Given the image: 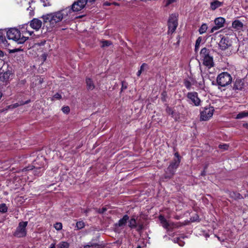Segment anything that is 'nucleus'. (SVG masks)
<instances>
[{
	"instance_id": "1",
	"label": "nucleus",
	"mask_w": 248,
	"mask_h": 248,
	"mask_svg": "<svg viewBox=\"0 0 248 248\" xmlns=\"http://www.w3.org/2000/svg\"><path fill=\"white\" fill-rule=\"evenodd\" d=\"M45 158L41 156V158L38 157L31 166L26 167L21 169L16 170V172H19L21 170L23 172H27L28 170H33V173L34 175L39 176L41 175L42 171L43 170L44 161Z\"/></svg>"
},
{
	"instance_id": "2",
	"label": "nucleus",
	"mask_w": 248,
	"mask_h": 248,
	"mask_svg": "<svg viewBox=\"0 0 248 248\" xmlns=\"http://www.w3.org/2000/svg\"><path fill=\"white\" fill-rule=\"evenodd\" d=\"M62 11L47 14L42 16L44 23H49L51 27H54L57 23L62 20L63 18Z\"/></svg>"
},
{
	"instance_id": "3",
	"label": "nucleus",
	"mask_w": 248,
	"mask_h": 248,
	"mask_svg": "<svg viewBox=\"0 0 248 248\" xmlns=\"http://www.w3.org/2000/svg\"><path fill=\"white\" fill-rule=\"evenodd\" d=\"M200 56L204 65L210 68L214 66L213 56L210 55V51L206 47L202 48L200 51Z\"/></svg>"
},
{
	"instance_id": "4",
	"label": "nucleus",
	"mask_w": 248,
	"mask_h": 248,
	"mask_svg": "<svg viewBox=\"0 0 248 248\" xmlns=\"http://www.w3.org/2000/svg\"><path fill=\"white\" fill-rule=\"evenodd\" d=\"M232 81V76L227 72H222L219 74L217 78V82L219 87H226L230 85Z\"/></svg>"
},
{
	"instance_id": "5",
	"label": "nucleus",
	"mask_w": 248,
	"mask_h": 248,
	"mask_svg": "<svg viewBox=\"0 0 248 248\" xmlns=\"http://www.w3.org/2000/svg\"><path fill=\"white\" fill-rule=\"evenodd\" d=\"M180 161L181 159H173L171 162L168 167L165 170V173L164 176L165 179H170L173 177L176 169L180 164Z\"/></svg>"
},
{
	"instance_id": "6",
	"label": "nucleus",
	"mask_w": 248,
	"mask_h": 248,
	"mask_svg": "<svg viewBox=\"0 0 248 248\" xmlns=\"http://www.w3.org/2000/svg\"><path fill=\"white\" fill-rule=\"evenodd\" d=\"M6 67L7 69L6 70L3 69L1 71H0V84H6L14 77V71L12 70V68L11 67H9L8 66Z\"/></svg>"
},
{
	"instance_id": "7",
	"label": "nucleus",
	"mask_w": 248,
	"mask_h": 248,
	"mask_svg": "<svg viewBox=\"0 0 248 248\" xmlns=\"http://www.w3.org/2000/svg\"><path fill=\"white\" fill-rule=\"evenodd\" d=\"M128 226L130 229H136L138 232H140L144 229L143 224L138 222L135 216L129 217V220H128Z\"/></svg>"
},
{
	"instance_id": "8",
	"label": "nucleus",
	"mask_w": 248,
	"mask_h": 248,
	"mask_svg": "<svg viewBox=\"0 0 248 248\" xmlns=\"http://www.w3.org/2000/svg\"><path fill=\"white\" fill-rule=\"evenodd\" d=\"M178 16L176 14H172L168 20V34L173 33L178 26Z\"/></svg>"
},
{
	"instance_id": "9",
	"label": "nucleus",
	"mask_w": 248,
	"mask_h": 248,
	"mask_svg": "<svg viewBox=\"0 0 248 248\" xmlns=\"http://www.w3.org/2000/svg\"><path fill=\"white\" fill-rule=\"evenodd\" d=\"M202 109L203 110L201 111V119L203 121H207L213 116L214 111V107H206Z\"/></svg>"
},
{
	"instance_id": "10",
	"label": "nucleus",
	"mask_w": 248,
	"mask_h": 248,
	"mask_svg": "<svg viewBox=\"0 0 248 248\" xmlns=\"http://www.w3.org/2000/svg\"><path fill=\"white\" fill-rule=\"evenodd\" d=\"M28 225V221H21L19 222L16 229V237H25L27 234L26 227Z\"/></svg>"
},
{
	"instance_id": "11",
	"label": "nucleus",
	"mask_w": 248,
	"mask_h": 248,
	"mask_svg": "<svg viewBox=\"0 0 248 248\" xmlns=\"http://www.w3.org/2000/svg\"><path fill=\"white\" fill-rule=\"evenodd\" d=\"M186 96L194 106H199L201 105V101L198 97V94L197 92H189L187 93Z\"/></svg>"
},
{
	"instance_id": "12",
	"label": "nucleus",
	"mask_w": 248,
	"mask_h": 248,
	"mask_svg": "<svg viewBox=\"0 0 248 248\" xmlns=\"http://www.w3.org/2000/svg\"><path fill=\"white\" fill-rule=\"evenodd\" d=\"M87 2V0H78L72 4L71 9L73 12L79 11L85 7Z\"/></svg>"
},
{
	"instance_id": "13",
	"label": "nucleus",
	"mask_w": 248,
	"mask_h": 248,
	"mask_svg": "<svg viewBox=\"0 0 248 248\" xmlns=\"http://www.w3.org/2000/svg\"><path fill=\"white\" fill-rule=\"evenodd\" d=\"M225 21V20L223 17H219L216 18L214 20L215 26L212 28L211 32H213L214 31L223 27L224 26Z\"/></svg>"
},
{
	"instance_id": "14",
	"label": "nucleus",
	"mask_w": 248,
	"mask_h": 248,
	"mask_svg": "<svg viewBox=\"0 0 248 248\" xmlns=\"http://www.w3.org/2000/svg\"><path fill=\"white\" fill-rule=\"evenodd\" d=\"M42 22L37 18H33L30 22V25L31 28L36 31L39 30L42 26Z\"/></svg>"
},
{
	"instance_id": "15",
	"label": "nucleus",
	"mask_w": 248,
	"mask_h": 248,
	"mask_svg": "<svg viewBox=\"0 0 248 248\" xmlns=\"http://www.w3.org/2000/svg\"><path fill=\"white\" fill-rule=\"evenodd\" d=\"M16 44H23L28 38L29 37L26 36V34H22L21 31H16Z\"/></svg>"
},
{
	"instance_id": "16",
	"label": "nucleus",
	"mask_w": 248,
	"mask_h": 248,
	"mask_svg": "<svg viewBox=\"0 0 248 248\" xmlns=\"http://www.w3.org/2000/svg\"><path fill=\"white\" fill-rule=\"evenodd\" d=\"M244 86V83L242 79H236L233 83L232 89L234 91L242 90Z\"/></svg>"
},
{
	"instance_id": "17",
	"label": "nucleus",
	"mask_w": 248,
	"mask_h": 248,
	"mask_svg": "<svg viewBox=\"0 0 248 248\" xmlns=\"http://www.w3.org/2000/svg\"><path fill=\"white\" fill-rule=\"evenodd\" d=\"M129 217L127 215H124L115 225L116 227H123L126 225L129 220Z\"/></svg>"
},
{
	"instance_id": "18",
	"label": "nucleus",
	"mask_w": 248,
	"mask_h": 248,
	"mask_svg": "<svg viewBox=\"0 0 248 248\" xmlns=\"http://www.w3.org/2000/svg\"><path fill=\"white\" fill-rule=\"evenodd\" d=\"M6 36L9 41H16V28H10L6 31Z\"/></svg>"
},
{
	"instance_id": "19",
	"label": "nucleus",
	"mask_w": 248,
	"mask_h": 248,
	"mask_svg": "<svg viewBox=\"0 0 248 248\" xmlns=\"http://www.w3.org/2000/svg\"><path fill=\"white\" fill-rule=\"evenodd\" d=\"M229 39L227 38L222 37L218 45L221 50H225L229 46Z\"/></svg>"
},
{
	"instance_id": "20",
	"label": "nucleus",
	"mask_w": 248,
	"mask_h": 248,
	"mask_svg": "<svg viewBox=\"0 0 248 248\" xmlns=\"http://www.w3.org/2000/svg\"><path fill=\"white\" fill-rule=\"evenodd\" d=\"M103 246L99 242H96L94 240H92L87 245L84 246L83 248H103Z\"/></svg>"
},
{
	"instance_id": "21",
	"label": "nucleus",
	"mask_w": 248,
	"mask_h": 248,
	"mask_svg": "<svg viewBox=\"0 0 248 248\" xmlns=\"http://www.w3.org/2000/svg\"><path fill=\"white\" fill-rule=\"evenodd\" d=\"M85 82L88 90L92 91L95 88V84L93 80L90 78H86Z\"/></svg>"
},
{
	"instance_id": "22",
	"label": "nucleus",
	"mask_w": 248,
	"mask_h": 248,
	"mask_svg": "<svg viewBox=\"0 0 248 248\" xmlns=\"http://www.w3.org/2000/svg\"><path fill=\"white\" fill-rule=\"evenodd\" d=\"M159 219L162 224V226L167 231H169V222L167 221L164 216L160 215L159 216Z\"/></svg>"
},
{
	"instance_id": "23",
	"label": "nucleus",
	"mask_w": 248,
	"mask_h": 248,
	"mask_svg": "<svg viewBox=\"0 0 248 248\" xmlns=\"http://www.w3.org/2000/svg\"><path fill=\"white\" fill-rule=\"evenodd\" d=\"M243 24L239 20H235L232 23V27L236 30H239L243 28Z\"/></svg>"
},
{
	"instance_id": "24",
	"label": "nucleus",
	"mask_w": 248,
	"mask_h": 248,
	"mask_svg": "<svg viewBox=\"0 0 248 248\" xmlns=\"http://www.w3.org/2000/svg\"><path fill=\"white\" fill-rule=\"evenodd\" d=\"M5 31H0V43L3 44L5 46H9L10 43L6 40L5 37Z\"/></svg>"
},
{
	"instance_id": "25",
	"label": "nucleus",
	"mask_w": 248,
	"mask_h": 248,
	"mask_svg": "<svg viewBox=\"0 0 248 248\" xmlns=\"http://www.w3.org/2000/svg\"><path fill=\"white\" fill-rule=\"evenodd\" d=\"M222 5V2L217 0H215L210 3V9L214 11Z\"/></svg>"
},
{
	"instance_id": "26",
	"label": "nucleus",
	"mask_w": 248,
	"mask_h": 248,
	"mask_svg": "<svg viewBox=\"0 0 248 248\" xmlns=\"http://www.w3.org/2000/svg\"><path fill=\"white\" fill-rule=\"evenodd\" d=\"M69 244L65 241L60 242L56 246V248H69Z\"/></svg>"
},
{
	"instance_id": "27",
	"label": "nucleus",
	"mask_w": 248,
	"mask_h": 248,
	"mask_svg": "<svg viewBox=\"0 0 248 248\" xmlns=\"http://www.w3.org/2000/svg\"><path fill=\"white\" fill-rule=\"evenodd\" d=\"M27 25L24 24L22 25V27H19V29H16V31H21L22 34H27L28 30L27 29Z\"/></svg>"
},
{
	"instance_id": "28",
	"label": "nucleus",
	"mask_w": 248,
	"mask_h": 248,
	"mask_svg": "<svg viewBox=\"0 0 248 248\" xmlns=\"http://www.w3.org/2000/svg\"><path fill=\"white\" fill-rule=\"evenodd\" d=\"M194 84V82L192 83L187 79H185L184 80V84L186 88L188 90H190L191 85Z\"/></svg>"
},
{
	"instance_id": "29",
	"label": "nucleus",
	"mask_w": 248,
	"mask_h": 248,
	"mask_svg": "<svg viewBox=\"0 0 248 248\" xmlns=\"http://www.w3.org/2000/svg\"><path fill=\"white\" fill-rule=\"evenodd\" d=\"M207 29V26L206 24H202L199 29L200 34H202L206 32Z\"/></svg>"
},
{
	"instance_id": "30",
	"label": "nucleus",
	"mask_w": 248,
	"mask_h": 248,
	"mask_svg": "<svg viewBox=\"0 0 248 248\" xmlns=\"http://www.w3.org/2000/svg\"><path fill=\"white\" fill-rule=\"evenodd\" d=\"M166 111L169 115H171L172 117H174L175 119H176V118L174 117L175 112L171 109V108L169 107V106H167L166 108Z\"/></svg>"
},
{
	"instance_id": "31",
	"label": "nucleus",
	"mask_w": 248,
	"mask_h": 248,
	"mask_svg": "<svg viewBox=\"0 0 248 248\" xmlns=\"http://www.w3.org/2000/svg\"><path fill=\"white\" fill-rule=\"evenodd\" d=\"M202 41V37L201 36L197 38V39L196 41L195 46V51L196 52L198 51L199 46H200V43H201Z\"/></svg>"
},
{
	"instance_id": "32",
	"label": "nucleus",
	"mask_w": 248,
	"mask_h": 248,
	"mask_svg": "<svg viewBox=\"0 0 248 248\" xmlns=\"http://www.w3.org/2000/svg\"><path fill=\"white\" fill-rule=\"evenodd\" d=\"M180 225H179L178 223L169 222V231L172 230L174 228H177Z\"/></svg>"
},
{
	"instance_id": "33",
	"label": "nucleus",
	"mask_w": 248,
	"mask_h": 248,
	"mask_svg": "<svg viewBox=\"0 0 248 248\" xmlns=\"http://www.w3.org/2000/svg\"><path fill=\"white\" fill-rule=\"evenodd\" d=\"M246 116H248V111H242L238 114L236 118L237 119H241Z\"/></svg>"
},
{
	"instance_id": "34",
	"label": "nucleus",
	"mask_w": 248,
	"mask_h": 248,
	"mask_svg": "<svg viewBox=\"0 0 248 248\" xmlns=\"http://www.w3.org/2000/svg\"><path fill=\"white\" fill-rule=\"evenodd\" d=\"M85 226L84 222L82 221H78L76 223L77 230H80L83 228Z\"/></svg>"
},
{
	"instance_id": "35",
	"label": "nucleus",
	"mask_w": 248,
	"mask_h": 248,
	"mask_svg": "<svg viewBox=\"0 0 248 248\" xmlns=\"http://www.w3.org/2000/svg\"><path fill=\"white\" fill-rule=\"evenodd\" d=\"M7 211V207L5 204L2 203L0 204V212L1 213H5Z\"/></svg>"
},
{
	"instance_id": "36",
	"label": "nucleus",
	"mask_w": 248,
	"mask_h": 248,
	"mask_svg": "<svg viewBox=\"0 0 248 248\" xmlns=\"http://www.w3.org/2000/svg\"><path fill=\"white\" fill-rule=\"evenodd\" d=\"M230 197L234 199H240L241 197V195L238 193L231 192L230 193Z\"/></svg>"
},
{
	"instance_id": "37",
	"label": "nucleus",
	"mask_w": 248,
	"mask_h": 248,
	"mask_svg": "<svg viewBox=\"0 0 248 248\" xmlns=\"http://www.w3.org/2000/svg\"><path fill=\"white\" fill-rule=\"evenodd\" d=\"M112 44L111 41L108 40H105L102 42V46L101 47H104L106 46H108Z\"/></svg>"
},
{
	"instance_id": "38",
	"label": "nucleus",
	"mask_w": 248,
	"mask_h": 248,
	"mask_svg": "<svg viewBox=\"0 0 248 248\" xmlns=\"http://www.w3.org/2000/svg\"><path fill=\"white\" fill-rule=\"evenodd\" d=\"M146 66H147V64H146L145 63H143L142 64V65L140 67V70L138 71L137 74V75L138 77L140 76L142 72L144 70V67Z\"/></svg>"
},
{
	"instance_id": "39",
	"label": "nucleus",
	"mask_w": 248,
	"mask_h": 248,
	"mask_svg": "<svg viewBox=\"0 0 248 248\" xmlns=\"http://www.w3.org/2000/svg\"><path fill=\"white\" fill-rule=\"evenodd\" d=\"M54 227L57 231H60L62 229V225L61 222H57L54 225Z\"/></svg>"
},
{
	"instance_id": "40",
	"label": "nucleus",
	"mask_w": 248,
	"mask_h": 248,
	"mask_svg": "<svg viewBox=\"0 0 248 248\" xmlns=\"http://www.w3.org/2000/svg\"><path fill=\"white\" fill-rule=\"evenodd\" d=\"M7 64H5L4 62L2 61V60L0 59V71H1L5 67H7Z\"/></svg>"
},
{
	"instance_id": "41",
	"label": "nucleus",
	"mask_w": 248,
	"mask_h": 248,
	"mask_svg": "<svg viewBox=\"0 0 248 248\" xmlns=\"http://www.w3.org/2000/svg\"><path fill=\"white\" fill-rule=\"evenodd\" d=\"M40 1L43 3V5L44 7L51 5V4L48 0H40Z\"/></svg>"
},
{
	"instance_id": "42",
	"label": "nucleus",
	"mask_w": 248,
	"mask_h": 248,
	"mask_svg": "<svg viewBox=\"0 0 248 248\" xmlns=\"http://www.w3.org/2000/svg\"><path fill=\"white\" fill-rule=\"evenodd\" d=\"M128 86V84L126 82L123 81L122 82V87H121V91H123L124 90L127 89Z\"/></svg>"
},
{
	"instance_id": "43",
	"label": "nucleus",
	"mask_w": 248,
	"mask_h": 248,
	"mask_svg": "<svg viewBox=\"0 0 248 248\" xmlns=\"http://www.w3.org/2000/svg\"><path fill=\"white\" fill-rule=\"evenodd\" d=\"M201 79L202 80L199 81L198 84L200 88H203L204 87V79L202 76H201Z\"/></svg>"
},
{
	"instance_id": "44",
	"label": "nucleus",
	"mask_w": 248,
	"mask_h": 248,
	"mask_svg": "<svg viewBox=\"0 0 248 248\" xmlns=\"http://www.w3.org/2000/svg\"><path fill=\"white\" fill-rule=\"evenodd\" d=\"M62 111L64 113H68L70 111V108L69 107H63L62 108Z\"/></svg>"
},
{
	"instance_id": "45",
	"label": "nucleus",
	"mask_w": 248,
	"mask_h": 248,
	"mask_svg": "<svg viewBox=\"0 0 248 248\" xmlns=\"http://www.w3.org/2000/svg\"><path fill=\"white\" fill-rule=\"evenodd\" d=\"M228 147L229 146L226 144H220L218 146V147L220 148V149H223V150H227L228 148Z\"/></svg>"
},
{
	"instance_id": "46",
	"label": "nucleus",
	"mask_w": 248,
	"mask_h": 248,
	"mask_svg": "<svg viewBox=\"0 0 248 248\" xmlns=\"http://www.w3.org/2000/svg\"><path fill=\"white\" fill-rule=\"evenodd\" d=\"M25 199L22 197H16V201L19 202L20 204H21L24 202Z\"/></svg>"
},
{
	"instance_id": "47",
	"label": "nucleus",
	"mask_w": 248,
	"mask_h": 248,
	"mask_svg": "<svg viewBox=\"0 0 248 248\" xmlns=\"http://www.w3.org/2000/svg\"><path fill=\"white\" fill-rule=\"evenodd\" d=\"M107 211V208L106 207H103L101 209H99L97 210V212L100 214H103Z\"/></svg>"
},
{
	"instance_id": "48",
	"label": "nucleus",
	"mask_w": 248,
	"mask_h": 248,
	"mask_svg": "<svg viewBox=\"0 0 248 248\" xmlns=\"http://www.w3.org/2000/svg\"><path fill=\"white\" fill-rule=\"evenodd\" d=\"M28 10L30 11V16H33L34 15V12H33L34 9L33 8L31 7V6H30L29 8H28Z\"/></svg>"
},
{
	"instance_id": "49",
	"label": "nucleus",
	"mask_w": 248,
	"mask_h": 248,
	"mask_svg": "<svg viewBox=\"0 0 248 248\" xmlns=\"http://www.w3.org/2000/svg\"><path fill=\"white\" fill-rule=\"evenodd\" d=\"M53 97L57 99H60L62 98V96L60 94L56 93L55 94H54Z\"/></svg>"
},
{
	"instance_id": "50",
	"label": "nucleus",
	"mask_w": 248,
	"mask_h": 248,
	"mask_svg": "<svg viewBox=\"0 0 248 248\" xmlns=\"http://www.w3.org/2000/svg\"><path fill=\"white\" fill-rule=\"evenodd\" d=\"M37 80L38 81V83L39 84H41L43 82L44 80L43 78H41V77H37Z\"/></svg>"
},
{
	"instance_id": "51",
	"label": "nucleus",
	"mask_w": 248,
	"mask_h": 248,
	"mask_svg": "<svg viewBox=\"0 0 248 248\" xmlns=\"http://www.w3.org/2000/svg\"><path fill=\"white\" fill-rule=\"evenodd\" d=\"M175 156L177 158V159H175V160L180 159V156L178 154V153L176 152L174 154Z\"/></svg>"
},
{
	"instance_id": "52",
	"label": "nucleus",
	"mask_w": 248,
	"mask_h": 248,
	"mask_svg": "<svg viewBox=\"0 0 248 248\" xmlns=\"http://www.w3.org/2000/svg\"><path fill=\"white\" fill-rule=\"evenodd\" d=\"M56 246L55 243H52L50 245V247L48 248H55Z\"/></svg>"
},
{
	"instance_id": "53",
	"label": "nucleus",
	"mask_w": 248,
	"mask_h": 248,
	"mask_svg": "<svg viewBox=\"0 0 248 248\" xmlns=\"http://www.w3.org/2000/svg\"><path fill=\"white\" fill-rule=\"evenodd\" d=\"M23 49H22L21 47L16 48V52H17L18 51H23Z\"/></svg>"
},
{
	"instance_id": "54",
	"label": "nucleus",
	"mask_w": 248,
	"mask_h": 248,
	"mask_svg": "<svg viewBox=\"0 0 248 248\" xmlns=\"http://www.w3.org/2000/svg\"><path fill=\"white\" fill-rule=\"evenodd\" d=\"M110 4H111V3L109 2H105L104 3V5H106V6H109V5H110Z\"/></svg>"
},
{
	"instance_id": "55",
	"label": "nucleus",
	"mask_w": 248,
	"mask_h": 248,
	"mask_svg": "<svg viewBox=\"0 0 248 248\" xmlns=\"http://www.w3.org/2000/svg\"><path fill=\"white\" fill-rule=\"evenodd\" d=\"M89 209H86L84 211V213L87 215V213L89 212Z\"/></svg>"
},
{
	"instance_id": "56",
	"label": "nucleus",
	"mask_w": 248,
	"mask_h": 248,
	"mask_svg": "<svg viewBox=\"0 0 248 248\" xmlns=\"http://www.w3.org/2000/svg\"><path fill=\"white\" fill-rule=\"evenodd\" d=\"M33 33V31H28L27 34H29L30 35H31Z\"/></svg>"
},
{
	"instance_id": "57",
	"label": "nucleus",
	"mask_w": 248,
	"mask_h": 248,
	"mask_svg": "<svg viewBox=\"0 0 248 248\" xmlns=\"http://www.w3.org/2000/svg\"><path fill=\"white\" fill-rule=\"evenodd\" d=\"M3 56V52L0 50V57Z\"/></svg>"
},
{
	"instance_id": "58",
	"label": "nucleus",
	"mask_w": 248,
	"mask_h": 248,
	"mask_svg": "<svg viewBox=\"0 0 248 248\" xmlns=\"http://www.w3.org/2000/svg\"><path fill=\"white\" fill-rule=\"evenodd\" d=\"M174 1V0H168V3L170 4Z\"/></svg>"
},
{
	"instance_id": "59",
	"label": "nucleus",
	"mask_w": 248,
	"mask_h": 248,
	"mask_svg": "<svg viewBox=\"0 0 248 248\" xmlns=\"http://www.w3.org/2000/svg\"><path fill=\"white\" fill-rule=\"evenodd\" d=\"M201 175H202V176L205 175V171L204 170H203L202 172Z\"/></svg>"
},
{
	"instance_id": "60",
	"label": "nucleus",
	"mask_w": 248,
	"mask_h": 248,
	"mask_svg": "<svg viewBox=\"0 0 248 248\" xmlns=\"http://www.w3.org/2000/svg\"><path fill=\"white\" fill-rule=\"evenodd\" d=\"M29 102H30V100H28V101H26L25 103L20 104V105L27 104Z\"/></svg>"
},
{
	"instance_id": "61",
	"label": "nucleus",
	"mask_w": 248,
	"mask_h": 248,
	"mask_svg": "<svg viewBox=\"0 0 248 248\" xmlns=\"http://www.w3.org/2000/svg\"><path fill=\"white\" fill-rule=\"evenodd\" d=\"M16 52V49H14L13 50H10V52Z\"/></svg>"
},
{
	"instance_id": "62",
	"label": "nucleus",
	"mask_w": 248,
	"mask_h": 248,
	"mask_svg": "<svg viewBox=\"0 0 248 248\" xmlns=\"http://www.w3.org/2000/svg\"><path fill=\"white\" fill-rule=\"evenodd\" d=\"M2 94L1 92L0 91V99H1V98L2 97Z\"/></svg>"
},
{
	"instance_id": "63",
	"label": "nucleus",
	"mask_w": 248,
	"mask_h": 248,
	"mask_svg": "<svg viewBox=\"0 0 248 248\" xmlns=\"http://www.w3.org/2000/svg\"><path fill=\"white\" fill-rule=\"evenodd\" d=\"M136 248H141L140 246H138Z\"/></svg>"
},
{
	"instance_id": "64",
	"label": "nucleus",
	"mask_w": 248,
	"mask_h": 248,
	"mask_svg": "<svg viewBox=\"0 0 248 248\" xmlns=\"http://www.w3.org/2000/svg\"><path fill=\"white\" fill-rule=\"evenodd\" d=\"M113 4H114V5H118V4H117V3H115V2H114V3H113Z\"/></svg>"
}]
</instances>
